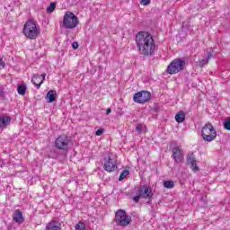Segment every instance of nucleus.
<instances>
[{"label": "nucleus", "instance_id": "1", "mask_svg": "<svg viewBox=\"0 0 230 230\" xmlns=\"http://www.w3.org/2000/svg\"><path fill=\"white\" fill-rule=\"evenodd\" d=\"M137 49L143 57H152L155 51L154 37L147 31H139L135 37Z\"/></svg>", "mask_w": 230, "mask_h": 230}, {"label": "nucleus", "instance_id": "2", "mask_svg": "<svg viewBox=\"0 0 230 230\" xmlns=\"http://www.w3.org/2000/svg\"><path fill=\"white\" fill-rule=\"evenodd\" d=\"M23 35L30 39V40H35L40 35V26H39L37 22L28 20L23 27Z\"/></svg>", "mask_w": 230, "mask_h": 230}, {"label": "nucleus", "instance_id": "3", "mask_svg": "<svg viewBox=\"0 0 230 230\" xmlns=\"http://www.w3.org/2000/svg\"><path fill=\"white\" fill-rule=\"evenodd\" d=\"M78 17L75 15V13L71 12H66L63 18V28L66 30H73V28H76L79 24Z\"/></svg>", "mask_w": 230, "mask_h": 230}, {"label": "nucleus", "instance_id": "4", "mask_svg": "<svg viewBox=\"0 0 230 230\" xmlns=\"http://www.w3.org/2000/svg\"><path fill=\"white\" fill-rule=\"evenodd\" d=\"M115 222L117 226L125 227L132 222V217L127 215V212L123 209H119L115 214Z\"/></svg>", "mask_w": 230, "mask_h": 230}, {"label": "nucleus", "instance_id": "5", "mask_svg": "<svg viewBox=\"0 0 230 230\" xmlns=\"http://www.w3.org/2000/svg\"><path fill=\"white\" fill-rule=\"evenodd\" d=\"M201 136L204 141L211 142L217 137V129H215L211 123H207L201 130Z\"/></svg>", "mask_w": 230, "mask_h": 230}, {"label": "nucleus", "instance_id": "6", "mask_svg": "<svg viewBox=\"0 0 230 230\" xmlns=\"http://www.w3.org/2000/svg\"><path fill=\"white\" fill-rule=\"evenodd\" d=\"M186 66V62L181 58H176L172 61V63L167 67V73L169 75H177V73L182 71L184 66Z\"/></svg>", "mask_w": 230, "mask_h": 230}, {"label": "nucleus", "instance_id": "7", "mask_svg": "<svg viewBox=\"0 0 230 230\" xmlns=\"http://www.w3.org/2000/svg\"><path fill=\"white\" fill-rule=\"evenodd\" d=\"M55 146L58 150H67L69 147V137L61 135L56 138Z\"/></svg>", "mask_w": 230, "mask_h": 230}, {"label": "nucleus", "instance_id": "8", "mask_svg": "<svg viewBox=\"0 0 230 230\" xmlns=\"http://www.w3.org/2000/svg\"><path fill=\"white\" fill-rule=\"evenodd\" d=\"M104 170L109 172H115L118 170V159L116 156L110 155L107 160L104 162Z\"/></svg>", "mask_w": 230, "mask_h": 230}, {"label": "nucleus", "instance_id": "9", "mask_svg": "<svg viewBox=\"0 0 230 230\" xmlns=\"http://www.w3.org/2000/svg\"><path fill=\"white\" fill-rule=\"evenodd\" d=\"M149 92L141 91L134 94L133 100L136 103H146L151 98Z\"/></svg>", "mask_w": 230, "mask_h": 230}, {"label": "nucleus", "instance_id": "10", "mask_svg": "<svg viewBox=\"0 0 230 230\" xmlns=\"http://www.w3.org/2000/svg\"><path fill=\"white\" fill-rule=\"evenodd\" d=\"M137 193L142 199H152V189L146 185L140 186Z\"/></svg>", "mask_w": 230, "mask_h": 230}, {"label": "nucleus", "instance_id": "11", "mask_svg": "<svg viewBox=\"0 0 230 230\" xmlns=\"http://www.w3.org/2000/svg\"><path fill=\"white\" fill-rule=\"evenodd\" d=\"M172 158L176 163H181L182 159H184V153L182 152V148L176 146L172 148Z\"/></svg>", "mask_w": 230, "mask_h": 230}, {"label": "nucleus", "instance_id": "12", "mask_svg": "<svg viewBox=\"0 0 230 230\" xmlns=\"http://www.w3.org/2000/svg\"><path fill=\"white\" fill-rule=\"evenodd\" d=\"M44 80H46V74L36 75L31 78V82L37 89H40V85L44 84Z\"/></svg>", "mask_w": 230, "mask_h": 230}, {"label": "nucleus", "instance_id": "13", "mask_svg": "<svg viewBox=\"0 0 230 230\" xmlns=\"http://www.w3.org/2000/svg\"><path fill=\"white\" fill-rule=\"evenodd\" d=\"M187 163L188 164H190L193 172H199V167L197 166V160L195 159V155L193 153L189 155Z\"/></svg>", "mask_w": 230, "mask_h": 230}, {"label": "nucleus", "instance_id": "14", "mask_svg": "<svg viewBox=\"0 0 230 230\" xmlns=\"http://www.w3.org/2000/svg\"><path fill=\"white\" fill-rule=\"evenodd\" d=\"M13 220L16 224H22L24 222L22 212H21L19 209H16L13 215Z\"/></svg>", "mask_w": 230, "mask_h": 230}, {"label": "nucleus", "instance_id": "15", "mask_svg": "<svg viewBox=\"0 0 230 230\" xmlns=\"http://www.w3.org/2000/svg\"><path fill=\"white\" fill-rule=\"evenodd\" d=\"M12 122V118L10 116L2 115L0 116V128H6L8 125Z\"/></svg>", "mask_w": 230, "mask_h": 230}, {"label": "nucleus", "instance_id": "16", "mask_svg": "<svg viewBox=\"0 0 230 230\" xmlns=\"http://www.w3.org/2000/svg\"><path fill=\"white\" fill-rule=\"evenodd\" d=\"M46 100L48 101L49 103H53V102L57 101V91L55 90H50L48 92Z\"/></svg>", "mask_w": 230, "mask_h": 230}, {"label": "nucleus", "instance_id": "17", "mask_svg": "<svg viewBox=\"0 0 230 230\" xmlns=\"http://www.w3.org/2000/svg\"><path fill=\"white\" fill-rule=\"evenodd\" d=\"M46 229L47 230H61L60 223H58L57 221H52L48 224Z\"/></svg>", "mask_w": 230, "mask_h": 230}, {"label": "nucleus", "instance_id": "18", "mask_svg": "<svg viewBox=\"0 0 230 230\" xmlns=\"http://www.w3.org/2000/svg\"><path fill=\"white\" fill-rule=\"evenodd\" d=\"M186 119V114L184 111H181L175 115V120L177 123H182Z\"/></svg>", "mask_w": 230, "mask_h": 230}, {"label": "nucleus", "instance_id": "19", "mask_svg": "<svg viewBox=\"0 0 230 230\" xmlns=\"http://www.w3.org/2000/svg\"><path fill=\"white\" fill-rule=\"evenodd\" d=\"M17 91H18V94L24 96L26 94V85L24 84L19 85Z\"/></svg>", "mask_w": 230, "mask_h": 230}, {"label": "nucleus", "instance_id": "20", "mask_svg": "<svg viewBox=\"0 0 230 230\" xmlns=\"http://www.w3.org/2000/svg\"><path fill=\"white\" fill-rule=\"evenodd\" d=\"M211 57H213V54L209 53L208 58L201 59L199 61V67H204V66L208 64V58H211Z\"/></svg>", "mask_w": 230, "mask_h": 230}, {"label": "nucleus", "instance_id": "21", "mask_svg": "<svg viewBox=\"0 0 230 230\" xmlns=\"http://www.w3.org/2000/svg\"><path fill=\"white\" fill-rule=\"evenodd\" d=\"M164 186L167 188V190H172V188L175 186V183L172 181H164Z\"/></svg>", "mask_w": 230, "mask_h": 230}, {"label": "nucleus", "instance_id": "22", "mask_svg": "<svg viewBox=\"0 0 230 230\" xmlns=\"http://www.w3.org/2000/svg\"><path fill=\"white\" fill-rule=\"evenodd\" d=\"M57 8V4L51 3L49 7H47L48 13H53L55 12V9Z\"/></svg>", "mask_w": 230, "mask_h": 230}, {"label": "nucleus", "instance_id": "23", "mask_svg": "<svg viewBox=\"0 0 230 230\" xmlns=\"http://www.w3.org/2000/svg\"><path fill=\"white\" fill-rule=\"evenodd\" d=\"M128 173H130V172H128V170L122 171L119 177V181H123V179L128 177Z\"/></svg>", "mask_w": 230, "mask_h": 230}, {"label": "nucleus", "instance_id": "24", "mask_svg": "<svg viewBox=\"0 0 230 230\" xmlns=\"http://www.w3.org/2000/svg\"><path fill=\"white\" fill-rule=\"evenodd\" d=\"M150 0H141L140 4H142L143 6H148V4H150Z\"/></svg>", "mask_w": 230, "mask_h": 230}, {"label": "nucleus", "instance_id": "25", "mask_svg": "<svg viewBox=\"0 0 230 230\" xmlns=\"http://www.w3.org/2000/svg\"><path fill=\"white\" fill-rule=\"evenodd\" d=\"M224 127H225L226 130H230V120L225 121Z\"/></svg>", "mask_w": 230, "mask_h": 230}, {"label": "nucleus", "instance_id": "26", "mask_svg": "<svg viewBox=\"0 0 230 230\" xmlns=\"http://www.w3.org/2000/svg\"><path fill=\"white\" fill-rule=\"evenodd\" d=\"M139 199H142L141 196H140V194H137V196H134V197L132 198V199H133L134 202H136V203L139 202Z\"/></svg>", "mask_w": 230, "mask_h": 230}, {"label": "nucleus", "instance_id": "27", "mask_svg": "<svg viewBox=\"0 0 230 230\" xmlns=\"http://www.w3.org/2000/svg\"><path fill=\"white\" fill-rule=\"evenodd\" d=\"M105 129H103V128H100L99 129H97L96 131V136H102V134H103Z\"/></svg>", "mask_w": 230, "mask_h": 230}, {"label": "nucleus", "instance_id": "28", "mask_svg": "<svg viewBox=\"0 0 230 230\" xmlns=\"http://www.w3.org/2000/svg\"><path fill=\"white\" fill-rule=\"evenodd\" d=\"M136 128L138 132H141L143 130V124L137 125Z\"/></svg>", "mask_w": 230, "mask_h": 230}, {"label": "nucleus", "instance_id": "29", "mask_svg": "<svg viewBox=\"0 0 230 230\" xmlns=\"http://www.w3.org/2000/svg\"><path fill=\"white\" fill-rule=\"evenodd\" d=\"M0 98H4V90L3 87H0Z\"/></svg>", "mask_w": 230, "mask_h": 230}, {"label": "nucleus", "instance_id": "30", "mask_svg": "<svg viewBox=\"0 0 230 230\" xmlns=\"http://www.w3.org/2000/svg\"><path fill=\"white\" fill-rule=\"evenodd\" d=\"M0 69H4V61L2 58H0Z\"/></svg>", "mask_w": 230, "mask_h": 230}, {"label": "nucleus", "instance_id": "31", "mask_svg": "<svg viewBox=\"0 0 230 230\" xmlns=\"http://www.w3.org/2000/svg\"><path fill=\"white\" fill-rule=\"evenodd\" d=\"M72 48H73V49H78V42H74L72 44Z\"/></svg>", "mask_w": 230, "mask_h": 230}, {"label": "nucleus", "instance_id": "32", "mask_svg": "<svg viewBox=\"0 0 230 230\" xmlns=\"http://www.w3.org/2000/svg\"><path fill=\"white\" fill-rule=\"evenodd\" d=\"M112 112V110L111 108H108L106 111V114H111Z\"/></svg>", "mask_w": 230, "mask_h": 230}]
</instances>
